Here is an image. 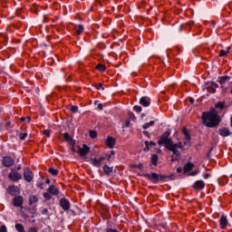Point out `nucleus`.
<instances>
[{
    "label": "nucleus",
    "mask_w": 232,
    "mask_h": 232,
    "mask_svg": "<svg viewBox=\"0 0 232 232\" xmlns=\"http://www.w3.org/2000/svg\"><path fill=\"white\" fill-rule=\"evenodd\" d=\"M182 133L184 135V141H179V143H173V140L169 138L171 132L169 130L165 131L158 140L159 146H164L169 151H172V160H179L180 159L179 150H189L191 148V136L188 131V129L183 128Z\"/></svg>",
    "instance_id": "f257e3e1"
},
{
    "label": "nucleus",
    "mask_w": 232,
    "mask_h": 232,
    "mask_svg": "<svg viewBox=\"0 0 232 232\" xmlns=\"http://www.w3.org/2000/svg\"><path fill=\"white\" fill-rule=\"evenodd\" d=\"M202 121L208 128H215L220 124V117L215 111L203 112Z\"/></svg>",
    "instance_id": "f03ea898"
},
{
    "label": "nucleus",
    "mask_w": 232,
    "mask_h": 232,
    "mask_svg": "<svg viewBox=\"0 0 232 232\" xmlns=\"http://www.w3.org/2000/svg\"><path fill=\"white\" fill-rule=\"evenodd\" d=\"M144 177L154 184H157V182H166L168 180H173L172 175H145Z\"/></svg>",
    "instance_id": "7ed1b4c3"
},
{
    "label": "nucleus",
    "mask_w": 232,
    "mask_h": 232,
    "mask_svg": "<svg viewBox=\"0 0 232 232\" xmlns=\"http://www.w3.org/2000/svg\"><path fill=\"white\" fill-rule=\"evenodd\" d=\"M14 164H15V160H14L10 156H5L2 160V165L4 168H11Z\"/></svg>",
    "instance_id": "20e7f679"
},
{
    "label": "nucleus",
    "mask_w": 232,
    "mask_h": 232,
    "mask_svg": "<svg viewBox=\"0 0 232 232\" xmlns=\"http://www.w3.org/2000/svg\"><path fill=\"white\" fill-rule=\"evenodd\" d=\"M77 153L80 157H86L90 153V147L86 144H83L82 147H79Z\"/></svg>",
    "instance_id": "39448f33"
},
{
    "label": "nucleus",
    "mask_w": 232,
    "mask_h": 232,
    "mask_svg": "<svg viewBox=\"0 0 232 232\" xmlns=\"http://www.w3.org/2000/svg\"><path fill=\"white\" fill-rule=\"evenodd\" d=\"M104 160H106V158H104V157L94 158L92 160V166H95L96 168H100V166L102 165V162H104Z\"/></svg>",
    "instance_id": "423d86ee"
},
{
    "label": "nucleus",
    "mask_w": 232,
    "mask_h": 232,
    "mask_svg": "<svg viewBox=\"0 0 232 232\" xmlns=\"http://www.w3.org/2000/svg\"><path fill=\"white\" fill-rule=\"evenodd\" d=\"M116 141L117 140L113 137L109 136L105 140V144L110 148V150H113V148H115Z\"/></svg>",
    "instance_id": "0eeeda50"
},
{
    "label": "nucleus",
    "mask_w": 232,
    "mask_h": 232,
    "mask_svg": "<svg viewBox=\"0 0 232 232\" xmlns=\"http://www.w3.org/2000/svg\"><path fill=\"white\" fill-rule=\"evenodd\" d=\"M140 104L144 106V108H148L151 104V100L149 97H141L140 99Z\"/></svg>",
    "instance_id": "6e6552de"
},
{
    "label": "nucleus",
    "mask_w": 232,
    "mask_h": 232,
    "mask_svg": "<svg viewBox=\"0 0 232 232\" xmlns=\"http://www.w3.org/2000/svg\"><path fill=\"white\" fill-rule=\"evenodd\" d=\"M193 168H195V163L193 162H187L184 166H183V173H189V171H191L193 169Z\"/></svg>",
    "instance_id": "1a4fd4ad"
},
{
    "label": "nucleus",
    "mask_w": 232,
    "mask_h": 232,
    "mask_svg": "<svg viewBox=\"0 0 232 232\" xmlns=\"http://www.w3.org/2000/svg\"><path fill=\"white\" fill-rule=\"evenodd\" d=\"M60 206L64 209V211H68V209H70V201L66 198H61Z\"/></svg>",
    "instance_id": "9d476101"
},
{
    "label": "nucleus",
    "mask_w": 232,
    "mask_h": 232,
    "mask_svg": "<svg viewBox=\"0 0 232 232\" xmlns=\"http://www.w3.org/2000/svg\"><path fill=\"white\" fill-rule=\"evenodd\" d=\"M23 197L17 196L14 198V206H16V208H21L23 206Z\"/></svg>",
    "instance_id": "9b49d317"
},
{
    "label": "nucleus",
    "mask_w": 232,
    "mask_h": 232,
    "mask_svg": "<svg viewBox=\"0 0 232 232\" xmlns=\"http://www.w3.org/2000/svg\"><path fill=\"white\" fill-rule=\"evenodd\" d=\"M219 224H220V227L222 229L227 227V224H228V221H227V217L226 216H222L220 220H219Z\"/></svg>",
    "instance_id": "f8f14e48"
},
{
    "label": "nucleus",
    "mask_w": 232,
    "mask_h": 232,
    "mask_svg": "<svg viewBox=\"0 0 232 232\" xmlns=\"http://www.w3.org/2000/svg\"><path fill=\"white\" fill-rule=\"evenodd\" d=\"M206 188V183L202 180H198L194 184V189H204Z\"/></svg>",
    "instance_id": "ddd939ff"
},
{
    "label": "nucleus",
    "mask_w": 232,
    "mask_h": 232,
    "mask_svg": "<svg viewBox=\"0 0 232 232\" xmlns=\"http://www.w3.org/2000/svg\"><path fill=\"white\" fill-rule=\"evenodd\" d=\"M48 193H50L51 195H59V188H57L55 186H50L47 188Z\"/></svg>",
    "instance_id": "4468645a"
},
{
    "label": "nucleus",
    "mask_w": 232,
    "mask_h": 232,
    "mask_svg": "<svg viewBox=\"0 0 232 232\" xmlns=\"http://www.w3.org/2000/svg\"><path fill=\"white\" fill-rule=\"evenodd\" d=\"M231 53V46H228L227 50H221L219 52V57H227Z\"/></svg>",
    "instance_id": "2eb2a0df"
},
{
    "label": "nucleus",
    "mask_w": 232,
    "mask_h": 232,
    "mask_svg": "<svg viewBox=\"0 0 232 232\" xmlns=\"http://www.w3.org/2000/svg\"><path fill=\"white\" fill-rule=\"evenodd\" d=\"M219 135H221V137H229V130L227 128L219 129Z\"/></svg>",
    "instance_id": "dca6fc26"
},
{
    "label": "nucleus",
    "mask_w": 232,
    "mask_h": 232,
    "mask_svg": "<svg viewBox=\"0 0 232 232\" xmlns=\"http://www.w3.org/2000/svg\"><path fill=\"white\" fill-rule=\"evenodd\" d=\"M130 169H142V168H144V165L142 163H135V164H131L130 166Z\"/></svg>",
    "instance_id": "f3484780"
},
{
    "label": "nucleus",
    "mask_w": 232,
    "mask_h": 232,
    "mask_svg": "<svg viewBox=\"0 0 232 232\" xmlns=\"http://www.w3.org/2000/svg\"><path fill=\"white\" fill-rule=\"evenodd\" d=\"M84 32V26L82 24H79L78 26L75 27V33L77 35H81Z\"/></svg>",
    "instance_id": "a211bd4d"
},
{
    "label": "nucleus",
    "mask_w": 232,
    "mask_h": 232,
    "mask_svg": "<svg viewBox=\"0 0 232 232\" xmlns=\"http://www.w3.org/2000/svg\"><path fill=\"white\" fill-rule=\"evenodd\" d=\"M39 198H37V196H30L29 197V204L30 206H33V204H36V202H38Z\"/></svg>",
    "instance_id": "6ab92c4d"
},
{
    "label": "nucleus",
    "mask_w": 232,
    "mask_h": 232,
    "mask_svg": "<svg viewBox=\"0 0 232 232\" xmlns=\"http://www.w3.org/2000/svg\"><path fill=\"white\" fill-rule=\"evenodd\" d=\"M8 178L13 180V182H17V180H21V175H9Z\"/></svg>",
    "instance_id": "aec40b11"
},
{
    "label": "nucleus",
    "mask_w": 232,
    "mask_h": 232,
    "mask_svg": "<svg viewBox=\"0 0 232 232\" xmlns=\"http://www.w3.org/2000/svg\"><path fill=\"white\" fill-rule=\"evenodd\" d=\"M95 69L98 72H106V65L102 64V63H99L96 65Z\"/></svg>",
    "instance_id": "412c9836"
},
{
    "label": "nucleus",
    "mask_w": 232,
    "mask_h": 232,
    "mask_svg": "<svg viewBox=\"0 0 232 232\" xmlns=\"http://www.w3.org/2000/svg\"><path fill=\"white\" fill-rule=\"evenodd\" d=\"M103 171L106 175H109V173H111V171H113V167L105 165V166H103Z\"/></svg>",
    "instance_id": "4be33fe9"
},
{
    "label": "nucleus",
    "mask_w": 232,
    "mask_h": 232,
    "mask_svg": "<svg viewBox=\"0 0 232 232\" xmlns=\"http://www.w3.org/2000/svg\"><path fill=\"white\" fill-rule=\"evenodd\" d=\"M145 151H150V146H157V143L153 142V141H145Z\"/></svg>",
    "instance_id": "5701e85b"
},
{
    "label": "nucleus",
    "mask_w": 232,
    "mask_h": 232,
    "mask_svg": "<svg viewBox=\"0 0 232 232\" xmlns=\"http://www.w3.org/2000/svg\"><path fill=\"white\" fill-rule=\"evenodd\" d=\"M158 160H159V156H157V154H152L151 155V164H153V166H157Z\"/></svg>",
    "instance_id": "b1692460"
},
{
    "label": "nucleus",
    "mask_w": 232,
    "mask_h": 232,
    "mask_svg": "<svg viewBox=\"0 0 232 232\" xmlns=\"http://www.w3.org/2000/svg\"><path fill=\"white\" fill-rule=\"evenodd\" d=\"M216 108H218L219 110H224L226 108V102H218L216 104Z\"/></svg>",
    "instance_id": "393cba45"
},
{
    "label": "nucleus",
    "mask_w": 232,
    "mask_h": 232,
    "mask_svg": "<svg viewBox=\"0 0 232 232\" xmlns=\"http://www.w3.org/2000/svg\"><path fill=\"white\" fill-rule=\"evenodd\" d=\"M15 229L18 232H24V227L22 224H16L15 225Z\"/></svg>",
    "instance_id": "a878e982"
},
{
    "label": "nucleus",
    "mask_w": 232,
    "mask_h": 232,
    "mask_svg": "<svg viewBox=\"0 0 232 232\" xmlns=\"http://www.w3.org/2000/svg\"><path fill=\"white\" fill-rule=\"evenodd\" d=\"M155 124V121H150V122H147L143 125V130H148L150 126H153Z\"/></svg>",
    "instance_id": "bb28decb"
},
{
    "label": "nucleus",
    "mask_w": 232,
    "mask_h": 232,
    "mask_svg": "<svg viewBox=\"0 0 232 232\" xmlns=\"http://www.w3.org/2000/svg\"><path fill=\"white\" fill-rule=\"evenodd\" d=\"M48 172L51 174V175H59V170L53 169V168H50L48 169Z\"/></svg>",
    "instance_id": "cd10ccee"
},
{
    "label": "nucleus",
    "mask_w": 232,
    "mask_h": 232,
    "mask_svg": "<svg viewBox=\"0 0 232 232\" xmlns=\"http://www.w3.org/2000/svg\"><path fill=\"white\" fill-rule=\"evenodd\" d=\"M20 121H21V122H25L26 124H29V122L32 121V118L31 117H27V118L22 117V118H20Z\"/></svg>",
    "instance_id": "c85d7f7f"
},
{
    "label": "nucleus",
    "mask_w": 232,
    "mask_h": 232,
    "mask_svg": "<svg viewBox=\"0 0 232 232\" xmlns=\"http://www.w3.org/2000/svg\"><path fill=\"white\" fill-rule=\"evenodd\" d=\"M227 79H229L228 76H221V77L219 78V82H220V84H226V81H227Z\"/></svg>",
    "instance_id": "c756f323"
},
{
    "label": "nucleus",
    "mask_w": 232,
    "mask_h": 232,
    "mask_svg": "<svg viewBox=\"0 0 232 232\" xmlns=\"http://www.w3.org/2000/svg\"><path fill=\"white\" fill-rule=\"evenodd\" d=\"M89 136L91 137V139H97V131L90 130L89 131Z\"/></svg>",
    "instance_id": "7c9ffc66"
},
{
    "label": "nucleus",
    "mask_w": 232,
    "mask_h": 232,
    "mask_svg": "<svg viewBox=\"0 0 232 232\" xmlns=\"http://www.w3.org/2000/svg\"><path fill=\"white\" fill-rule=\"evenodd\" d=\"M26 137H28V133H26V132H23V133L19 134L20 140H24L26 139Z\"/></svg>",
    "instance_id": "2f4dec72"
},
{
    "label": "nucleus",
    "mask_w": 232,
    "mask_h": 232,
    "mask_svg": "<svg viewBox=\"0 0 232 232\" xmlns=\"http://www.w3.org/2000/svg\"><path fill=\"white\" fill-rule=\"evenodd\" d=\"M19 169H21V165H15L13 171L14 172V175H19V173L17 171H19Z\"/></svg>",
    "instance_id": "473e14b6"
},
{
    "label": "nucleus",
    "mask_w": 232,
    "mask_h": 232,
    "mask_svg": "<svg viewBox=\"0 0 232 232\" xmlns=\"http://www.w3.org/2000/svg\"><path fill=\"white\" fill-rule=\"evenodd\" d=\"M44 198H45L46 200H52V195L50 194V192H44Z\"/></svg>",
    "instance_id": "72a5a7b5"
},
{
    "label": "nucleus",
    "mask_w": 232,
    "mask_h": 232,
    "mask_svg": "<svg viewBox=\"0 0 232 232\" xmlns=\"http://www.w3.org/2000/svg\"><path fill=\"white\" fill-rule=\"evenodd\" d=\"M134 111H137V113H140V111H142V107L139 106V105H135L133 107Z\"/></svg>",
    "instance_id": "f704fd0d"
},
{
    "label": "nucleus",
    "mask_w": 232,
    "mask_h": 232,
    "mask_svg": "<svg viewBox=\"0 0 232 232\" xmlns=\"http://www.w3.org/2000/svg\"><path fill=\"white\" fill-rule=\"evenodd\" d=\"M71 111H72V113H77V112L79 111V107L76 106V105L72 106V107H71Z\"/></svg>",
    "instance_id": "c9c22d12"
},
{
    "label": "nucleus",
    "mask_w": 232,
    "mask_h": 232,
    "mask_svg": "<svg viewBox=\"0 0 232 232\" xmlns=\"http://www.w3.org/2000/svg\"><path fill=\"white\" fill-rule=\"evenodd\" d=\"M52 131L50 130H44L43 134L44 135V137L50 138Z\"/></svg>",
    "instance_id": "e433bc0d"
},
{
    "label": "nucleus",
    "mask_w": 232,
    "mask_h": 232,
    "mask_svg": "<svg viewBox=\"0 0 232 232\" xmlns=\"http://www.w3.org/2000/svg\"><path fill=\"white\" fill-rule=\"evenodd\" d=\"M24 179L27 182H32L34 177H32V175H25Z\"/></svg>",
    "instance_id": "4c0bfd02"
},
{
    "label": "nucleus",
    "mask_w": 232,
    "mask_h": 232,
    "mask_svg": "<svg viewBox=\"0 0 232 232\" xmlns=\"http://www.w3.org/2000/svg\"><path fill=\"white\" fill-rule=\"evenodd\" d=\"M208 92H209L210 93H216L217 92V89L209 86V87H208Z\"/></svg>",
    "instance_id": "58836bf2"
},
{
    "label": "nucleus",
    "mask_w": 232,
    "mask_h": 232,
    "mask_svg": "<svg viewBox=\"0 0 232 232\" xmlns=\"http://www.w3.org/2000/svg\"><path fill=\"white\" fill-rule=\"evenodd\" d=\"M24 175H34V173L32 172V170H30V169H25L24 171Z\"/></svg>",
    "instance_id": "ea45409f"
},
{
    "label": "nucleus",
    "mask_w": 232,
    "mask_h": 232,
    "mask_svg": "<svg viewBox=\"0 0 232 232\" xmlns=\"http://www.w3.org/2000/svg\"><path fill=\"white\" fill-rule=\"evenodd\" d=\"M210 86L217 90V88H218V83L212 82Z\"/></svg>",
    "instance_id": "a19ab883"
},
{
    "label": "nucleus",
    "mask_w": 232,
    "mask_h": 232,
    "mask_svg": "<svg viewBox=\"0 0 232 232\" xmlns=\"http://www.w3.org/2000/svg\"><path fill=\"white\" fill-rule=\"evenodd\" d=\"M0 232H7L6 226L3 225L2 227H0Z\"/></svg>",
    "instance_id": "79ce46f5"
},
{
    "label": "nucleus",
    "mask_w": 232,
    "mask_h": 232,
    "mask_svg": "<svg viewBox=\"0 0 232 232\" xmlns=\"http://www.w3.org/2000/svg\"><path fill=\"white\" fill-rule=\"evenodd\" d=\"M198 173H200V169H197L190 175H198Z\"/></svg>",
    "instance_id": "37998d69"
},
{
    "label": "nucleus",
    "mask_w": 232,
    "mask_h": 232,
    "mask_svg": "<svg viewBox=\"0 0 232 232\" xmlns=\"http://www.w3.org/2000/svg\"><path fill=\"white\" fill-rule=\"evenodd\" d=\"M9 191L10 193H12V191H17V187H10Z\"/></svg>",
    "instance_id": "c03bdc74"
},
{
    "label": "nucleus",
    "mask_w": 232,
    "mask_h": 232,
    "mask_svg": "<svg viewBox=\"0 0 232 232\" xmlns=\"http://www.w3.org/2000/svg\"><path fill=\"white\" fill-rule=\"evenodd\" d=\"M63 137H64V139H66V140H68V139H70V134L68 132H65L63 134Z\"/></svg>",
    "instance_id": "a18cd8bd"
},
{
    "label": "nucleus",
    "mask_w": 232,
    "mask_h": 232,
    "mask_svg": "<svg viewBox=\"0 0 232 232\" xmlns=\"http://www.w3.org/2000/svg\"><path fill=\"white\" fill-rule=\"evenodd\" d=\"M28 232H37V228L36 227H31V228H29Z\"/></svg>",
    "instance_id": "49530a36"
},
{
    "label": "nucleus",
    "mask_w": 232,
    "mask_h": 232,
    "mask_svg": "<svg viewBox=\"0 0 232 232\" xmlns=\"http://www.w3.org/2000/svg\"><path fill=\"white\" fill-rule=\"evenodd\" d=\"M182 171H184V169H182V168H178L177 169L178 173H182Z\"/></svg>",
    "instance_id": "de8ad7c7"
},
{
    "label": "nucleus",
    "mask_w": 232,
    "mask_h": 232,
    "mask_svg": "<svg viewBox=\"0 0 232 232\" xmlns=\"http://www.w3.org/2000/svg\"><path fill=\"white\" fill-rule=\"evenodd\" d=\"M98 108H99L100 110H102V108H104V106L102 105V103H99V104H98Z\"/></svg>",
    "instance_id": "09e8293b"
},
{
    "label": "nucleus",
    "mask_w": 232,
    "mask_h": 232,
    "mask_svg": "<svg viewBox=\"0 0 232 232\" xmlns=\"http://www.w3.org/2000/svg\"><path fill=\"white\" fill-rule=\"evenodd\" d=\"M98 88H99V89L102 88V90H104V87H102V83H99V84H98Z\"/></svg>",
    "instance_id": "8fccbe9b"
},
{
    "label": "nucleus",
    "mask_w": 232,
    "mask_h": 232,
    "mask_svg": "<svg viewBox=\"0 0 232 232\" xmlns=\"http://www.w3.org/2000/svg\"><path fill=\"white\" fill-rule=\"evenodd\" d=\"M46 184H50V179H46Z\"/></svg>",
    "instance_id": "3c124183"
},
{
    "label": "nucleus",
    "mask_w": 232,
    "mask_h": 232,
    "mask_svg": "<svg viewBox=\"0 0 232 232\" xmlns=\"http://www.w3.org/2000/svg\"><path fill=\"white\" fill-rule=\"evenodd\" d=\"M143 133H144V135H148V131H144Z\"/></svg>",
    "instance_id": "603ef678"
},
{
    "label": "nucleus",
    "mask_w": 232,
    "mask_h": 232,
    "mask_svg": "<svg viewBox=\"0 0 232 232\" xmlns=\"http://www.w3.org/2000/svg\"><path fill=\"white\" fill-rule=\"evenodd\" d=\"M111 154H112V155H114V154H115V152H114L113 150H111Z\"/></svg>",
    "instance_id": "864d4df0"
},
{
    "label": "nucleus",
    "mask_w": 232,
    "mask_h": 232,
    "mask_svg": "<svg viewBox=\"0 0 232 232\" xmlns=\"http://www.w3.org/2000/svg\"><path fill=\"white\" fill-rule=\"evenodd\" d=\"M97 3H98L99 5H101V1H98Z\"/></svg>",
    "instance_id": "5fc2aeb1"
},
{
    "label": "nucleus",
    "mask_w": 232,
    "mask_h": 232,
    "mask_svg": "<svg viewBox=\"0 0 232 232\" xmlns=\"http://www.w3.org/2000/svg\"><path fill=\"white\" fill-rule=\"evenodd\" d=\"M151 175H157V173H151Z\"/></svg>",
    "instance_id": "6e6d98bb"
},
{
    "label": "nucleus",
    "mask_w": 232,
    "mask_h": 232,
    "mask_svg": "<svg viewBox=\"0 0 232 232\" xmlns=\"http://www.w3.org/2000/svg\"><path fill=\"white\" fill-rule=\"evenodd\" d=\"M208 176H205V179H208Z\"/></svg>",
    "instance_id": "4d7b16f0"
}]
</instances>
